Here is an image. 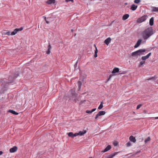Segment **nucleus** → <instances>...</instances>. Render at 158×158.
I'll return each mask as SVG.
<instances>
[{"instance_id":"nucleus-1","label":"nucleus","mask_w":158,"mask_h":158,"mask_svg":"<svg viewBox=\"0 0 158 158\" xmlns=\"http://www.w3.org/2000/svg\"><path fill=\"white\" fill-rule=\"evenodd\" d=\"M153 34V29L152 27H149L145 29L142 33V36L143 39H147Z\"/></svg>"},{"instance_id":"nucleus-2","label":"nucleus","mask_w":158,"mask_h":158,"mask_svg":"<svg viewBox=\"0 0 158 158\" xmlns=\"http://www.w3.org/2000/svg\"><path fill=\"white\" fill-rule=\"evenodd\" d=\"M147 17V15H143L141 17L139 18L137 20V22L139 23H141L143 21H145Z\"/></svg>"},{"instance_id":"nucleus-3","label":"nucleus","mask_w":158,"mask_h":158,"mask_svg":"<svg viewBox=\"0 0 158 158\" xmlns=\"http://www.w3.org/2000/svg\"><path fill=\"white\" fill-rule=\"evenodd\" d=\"M119 152H115L113 153L108 155L106 156V158H113L114 156L117 155Z\"/></svg>"},{"instance_id":"nucleus-4","label":"nucleus","mask_w":158,"mask_h":158,"mask_svg":"<svg viewBox=\"0 0 158 158\" xmlns=\"http://www.w3.org/2000/svg\"><path fill=\"white\" fill-rule=\"evenodd\" d=\"M106 113V112L104 111H101L98 112V114L96 115L95 117V119H97L99 116L104 115Z\"/></svg>"},{"instance_id":"nucleus-5","label":"nucleus","mask_w":158,"mask_h":158,"mask_svg":"<svg viewBox=\"0 0 158 158\" xmlns=\"http://www.w3.org/2000/svg\"><path fill=\"white\" fill-rule=\"evenodd\" d=\"M139 56L144 55L143 53L146 52V50L145 49H141L137 50Z\"/></svg>"},{"instance_id":"nucleus-6","label":"nucleus","mask_w":158,"mask_h":158,"mask_svg":"<svg viewBox=\"0 0 158 158\" xmlns=\"http://www.w3.org/2000/svg\"><path fill=\"white\" fill-rule=\"evenodd\" d=\"M18 149L17 147L16 146H14L13 148H11L10 149V152L11 153H13L16 152Z\"/></svg>"},{"instance_id":"nucleus-7","label":"nucleus","mask_w":158,"mask_h":158,"mask_svg":"<svg viewBox=\"0 0 158 158\" xmlns=\"http://www.w3.org/2000/svg\"><path fill=\"white\" fill-rule=\"evenodd\" d=\"M151 53H149L147 55L145 56H143L142 57L141 59L142 60H144L148 59L151 56Z\"/></svg>"},{"instance_id":"nucleus-8","label":"nucleus","mask_w":158,"mask_h":158,"mask_svg":"<svg viewBox=\"0 0 158 158\" xmlns=\"http://www.w3.org/2000/svg\"><path fill=\"white\" fill-rule=\"evenodd\" d=\"M142 40L141 39H139L136 44L134 46V48H137L138 47L140 44L141 42H142Z\"/></svg>"},{"instance_id":"nucleus-9","label":"nucleus","mask_w":158,"mask_h":158,"mask_svg":"<svg viewBox=\"0 0 158 158\" xmlns=\"http://www.w3.org/2000/svg\"><path fill=\"white\" fill-rule=\"evenodd\" d=\"M111 39L110 37H108L104 41V43L108 45L111 41Z\"/></svg>"},{"instance_id":"nucleus-10","label":"nucleus","mask_w":158,"mask_h":158,"mask_svg":"<svg viewBox=\"0 0 158 158\" xmlns=\"http://www.w3.org/2000/svg\"><path fill=\"white\" fill-rule=\"evenodd\" d=\"M131 56L133 57H138L139 56L138 52L137 51L133 52L131 54Z\"/></svg>"},{"instance_id":"nucleus-11","label":"nucleus","mask_w":158,"mask_h":158,"mask_svg":"<svg viewBox=\"0 0 158 158\" xmlns=\"http://www.w3.org/2000/svg\"><path fill=\"white\" fill-rule=\"evenodd\" d=\"M111 148L110 145H108L107 147L105 148L104 150L102 151V152H106L109 150Z\"/></svg>"},{"instance_id":"nucleus-12","label":"nucleus","mask_w":158,"mask_h":158,"mask_svg":"<svg viewBox=\"0 0 158 158\" xmlns=\"http://www.w3.org/2000/svg\"><path fill=\"white\" fill-rule=\"evenodd\" d=\"M129 140L134 143L136 141V139L135 137L131 135L129 137Z\"/></svg>"},{"instance_id":"nucleus-13","label":"nucleus","mask_w":158,"mask_h":158,"mask_svg":"<svg viewBox=\"0 0 158 158\" xmlns=\"http://www.w3.org/2000/svg\"><path fill=\"white\" fill-rule=\"evenodd\" d=\"M119 71V69L118 68L115 67L113 69L112 71V73L114 74L116 73H118Z\"/></svg>"},{"instance_id":"nucleus-14","label":"nucleus","mask_w":158,"mask_h":158,"mask_svg":"<svg viewBox=\"0 0 158 158\" xmlns=\"http://www.w3.org/2000/svg\"><path fill=\"white\" fill-rule=\"evenodd\" d=\"M137 6L135 5V4H132L131 7V9L132 10H135L137 8Z\"/></svg>"},{"instance_id":"nucleus-15","label":"nucleus","mask_w":158,"mask_h":158,"mask_svg":"<svg viewBox=\"0 0 158 158\" xmlns=\"http://www.w3.org/2000/svg\"><path fill=\"white\" fill-rule=\"evenodd\" d=\"M154 23V18L153 17H152L149 21V24L150 26H152L153 25Z\"/></svg>"},{"instance_id":"nucleus-16","label":"nucleus","mask_w":158,"mask_h":158,"mask_svg":"<svg viewBox=\"0 0 158 158\" xmlns=\"http://www.w3.org/2000/svg\"><path fill=\"white\" fill-rule=\"evenodd\" d=\"M152 12H158V7L153 6L152 7Z\"/></svg>"},{"instance_id":"nucleus-17","label":"nucleus","mask_w":158,"mask_h":158,"mask_svg":"<svg viewBox=\"0 0 158 158\" xmlns=\"http://www.w3.org/2000/svg\"><path fill=\"white\" fill-rule=\"evenodd\" d=\"M129 15L128 14H126L125 15H123V20H125L127 19L129 17Z\"/></svg>"},{"instance_id":"nucleus-18","label":"nucleus","mask_w":158,"mask_h":158,"mask_svg":"<svg viewBox=\"0 0 158 158\" xmlns=\"http://www.w3.org/2000/svg\"><path fill=\"white\" fill-rule=\"evenodd\" d=\"M55 2V0H48L47 1V3L48 4H50L54 3Z\"/></svg>"},{"instance_id":"nucleus-19","label":"nucleus","mask_w":158,"mask_h":158,"mask_svg":"<svg viewBox=\"0 0 158 158\" xmlns=\"http://www.w3.org/2000/svg\"><path fill=\"white\" fill-rule=\"evenodd\" d=\"M51 48H52V47H51V45L50 44H49L48 45V51L46 52V53L47 54H49L50 53V50L51 49Z\"/></svg>"},{"instance_id":"nucleus-20","label":"nucleus","mask_w":158,"mask_h":158,"mask_svg":"<svg viewBox=\"0 0 158 158\" xmlns=\"http://www.w3.org/2000/svg\"><path fill=\"white\" fill-rule=\"evenodd\" d=\"M18 31L17 28L15 29L14 31L11 32L10 34V35H15Z\"/></svg>"},{"instance_id":"nucleus-21","label":"nucleus","mask_w":158,"mask_h":158,"mask_svg":"<svg viewBox=\"0 0 158 158\" xmlns=\"http://www.w3.org/2000/svg\"><path fill=\"white\" fill-rule=\"evenodd\" d=\"M86 133V131L85 130L83 131H80L78 133L79 135L82 136L84 134Z\"/></svg>"},{"instance_id":"nucleus-22","label":"nucleus","mask_w":158,"mask_h":158,"mask_svg":"<svg viewBox=\"0 0 158 158\" xmlns=\"http://www.w3.org/2000/svg\"><path fill=\"white\" fill-rule=\"evenodd\" d=\"M8 112H10L13 114L15 115H18V113L15 112L14 110H9L8 111Z\"/></svg>"},{"instance_id":"nucleus-23","label":"nucleus","mask_w":158,"mask_h":158,"mask_svg":"<svg viewBox=\"0 0 158 158\" xmlns=\"http://www.w3.org/2000/svg\"><path fill=\"white\" fill-rule=\"evenodd\" d=\"M94 46L95 48V54H94V57L96 58L98 56L97 53H98V51L97 48L96 47V46L95 44L94 45Z\"/></svg>"},{"instance_id":"nucleus-24","label":"nucleus","mask_w":158,"mask_h":158,"mask_svg":"<svg viewBox=\"0 0 158 158\" xmlns=\"http://www.w3.org/2000/svg\"><path fill=\"white\" fill-rule=\"evenodd\" d=\"M145 63V61H143L140 62L139 65V68L142 67L143 66V64Z\"/></svg>"},{"instance_id":"nucleus-25","label":"nucleus","mask_w":158,"mask_h":158,"mask_svg":"<svg viewBox=\"0 0 158 158\" xmlns=\"http://www.w3.org/2000/svg\"><path fill=\"white\" fill-rule=\"evenodd\" d=\"M78 87L79 90H80L81 88V86L82 85V83L81 81H78L77 82Z\"/></svg>"},{"instance_id":"nucleus-26","label":"nucleus","mask_w":158,"mask_h":158,"mask_svg":"<svg viewBox=\"0 0 158 158\" xmlns=\"http://www.w3.org/2000/svg\"><path fill=\"white\" fill-rule=\"evenodd\" d=\"M103 107V103L102 102H101L100 104L98 106V109L100 110Z\"/></svg>"},{"instance_id":"nucleus-27","label":"nucleus","mask_w":158,"mask_h":158,"mask_svg":"<svg viewBox=\"0 0 158 158\" xmlns=\"http://www.w3.org/2000/svg\"><path fill=\"white\" fill-rule=\"evenodd\" d=\"M68 136L69 137H71L72 138H73V134L72 132H70L68 133Z\"/></svg>"},{"instance_id":"nucleus-28","label":"nucleus","mask_w":158,"mask_h":158,"mask_svg":"<svg viewBox=\"0 0 158 158\" xmlns=\"http://www.w3.org/2000/svg\"><path fill=\"white\" fill-rule=\"evenodd\" d=\"M150 138L149 137H148L145 140L144 142L145 143H146L148 142V141H150Z\"/></svg>"},{"instance_id":"nucleus-29","label":"nucleus","mask_w":158,"mask_h":158,"mask_svg":"<svg viewBox=\"0 0 158 158\" xmlns=\"http://www.w3.org/2000/svg\"><path fill=\"white\" fill-rule=\"evenodd\" d=\"M10 34L11 33H10V32L9 31H8L7 32H5L3 34L4 35H10Z\"/></svg>"},{"instance_id":"nucleus-30","label":"nucleus","mask_w":158,"mask_h":158,"mask_svg":"<svg viewBox=\"0 0 158 158\" xmlns=\"http://www.w3.org/2000/svg\"><path fill=\"white\" fill-rule=\"evenodd\" d=\"M140 0H135L134 2L136 4H138L140 2Z\"/></svg>"},{"instance_id":"nucleus-31","label":"nucleus","mask_w":158,"mask_h":158,"mask_svg":"<svg viewBox=\"0 0 158 158\" xmlns=\"http://www.w3.org/2000/svg\"><path fill=\"white\" fill-rule=\"evenodd\" d=\"M126 145L127 147H130L131 145V143L130 142H129L126 143Z\"/></svg>"},{"instance_id":"nucleus-32","label":"nucleus","mask_w":158,"mask_h":158,"mask_svg":"<svg viewBox=\"0 0 158 158\" xmlns=\"http://www.w3.org/2000/svg\"><path fill=\"white\" fill-rule=\"evenodd\" d=\"M142 106V104H139L138 105H137V107H136V109L137 110H138L139 109L140 107Z\"/></svg>"},{"instance_id":"nucleus-33","label":"nucleus","mask_w":158,"mask_h":158,"mask_svg":"<svg viewBox=\"0 0 158 158\" xmlns=\"http://www.w3.org/2000/svg\"><path fill=\"white\" fill-rule=\"evenodd\" d=\"M86 113L88 114H91L92 112H91V110H87L86 111Z\"/></svg>"},{"instance_id":"nucleus-34","label":"nucleus","mask_w":158,"mask_h":158,"mask_svg":"<svg viewBox=\"0 0 158 158\" xmlns=\"http://www.w3.org/2000/svg\"><path fill=\"white\" fill-rule=\"evenodd\" d=\"M23 27H21L19 28H17L18 31H21L22 30H23Z\"/></svg>"},{"instance_id":"nucleus-35","label":"nucleus","mask_w":158,"mask_h":158,"mask_svg":"<svg viewBox=\"0 0 158 158\" xmlns=\"http://www.w3.org/2000/svg\"><path fill=\"white\" fill-rule=\"evenodd\" d=\"M79 135L78 133H75V134H73V136L74 137L76 136L77 135Z\"/></svg>"},{"instance_id":"nucleus-36","label":"nucleus","mask_w":158,"mask_h":158,"mask_svg":"<svg viewBox=\"0 0 158 158\" xmlns=\"http://www.w3.org/2000/svg\"><path fill=\"white\" fill-rule=\"evenodd\" d=\"M45 21L46 22V23H48V24L49 23V22L46 19V17H45Z\"/></svg>"},{"instance_id":"nucleus-37","label":"nucleus","mask_w":158,"mask_h":158,"mask_svg":"<svg viewBox=\"0 0 158 158\" xmlns=\"http://www.w3.org/2000/svg\"><path fill=\"white\" fill-rule=\"evenodd\" d=\"M96 108H94V109H93L91 110V112H93L95 111L96 110Z\"/></svg>"},{"instance_id":"nucleus-38","label":"nucleus","mask_w":158,"mask_h":158,"mask_svg":"<svg viewBox=\"0 0 158 158\" xmlns=\"http://www.w3.org/2000/svg\"><path fill=\"white\" fill-rule=\"evenodd\" d=\"M75 102H79V100H78L77 99H75Z\"/></svg>"},{"instance_id":"nucleus-39","label":"nucleus","mask_w":158,"mask_h":158,"mask_svg":"<svg viewBox=\"0 0 158 158\" xmlns=\"http://www.w3.org/2000/svg\"><path fill=\"white\" fill-rule=\"evenodd\" d=\"M3 152L2 151H0V156L2 154Z\"/></svg>"},{"instance_id":"nucleus-40","label":"nucleus","mask_w":158,"mask_h":158,"mask_svg":"<svg viewBox=\"0 0 158 158\" xmlns=\"http://www.w3.org/2000/svg\"><path fill=\"white\" fill-rule=\"evenodd\" d=\"M113 76L112 75V74H111L110 75V76H109V78H110V79L111 78V77H112V76Z\"/></svg>"},{"instance_id":"nucleus-41","label":"nucleus","mask_w":158,"mask_h":158,"mask_svg":"<svg viewBox=\"0 0 158 158\" xmlns=\"http://www.w3.org/2000/svg\"><path fill=\"white\" fill-rule=\"evenodd\" d=\"M153 78H154V77H152V78H150L149 79H148V80H151V79H153Z\"/></svg>"},{"instance_id":"nucleus-42","label":"nucleus","mask_w":158,"mask_h":158,"mask_svg":"<svg viewBox=\"0 0 158 158\" xmlns=\"http://www.w3.org/2000/svg\"><path fill=\"white\" fill-rule=\"evenodd\" d=\"M110 79V78H108L106 81V83L108 82Z\"/></svg>"},{"instance_id":"nucleus-43","label":"nucleus","mask_w":158,"mask_h":158,"mask_svg":"<svg viewBox=\"0 0 158 158\" xmlns=\"http://www.w3.org/2000/svg\"><path fill=\"white\" fill-rule=\"evenodd\" d=\"M153 118H154V119H158V117H153Z\"/></svg>"},{"instance_id":"nucleus-44","label":"nucleus","mask_w":158,"mask_h":158,"mask_svg":"<svg viewBox=\"0 0 158 158\" xmlns=\"http://www.w3.org/2000/svg\"><path fill=\"white\" fill-rule=\"evenodd\" d=\"M78 60H77V61L76 62L75 64V65H77V63H78Z\"/></svg>"},{"instance_id":"nucleus-45","label":"nucleus","mask_w":158,"mask_h":158,"mask_svg":"<svg viewBox=\"0 0 158 158\" xmlns=\"http://www.w3.org/2000/svg\"><path fill=\"white\" fill-rule=\"evenodd\" d=\"M69 1H69V0H65V2H69Z\"/></svg>"},{"instance_id":"nucleus-46","label":"nucleus","mask_w":158,"mask_h":158,"mask_svg":"<svg viewBox=\"0 0 158 158\" xmlns=\"http://www.w3.org/2000/svg\"><path fill=\"white\" fill-rule=\"evenodd\" d=\"M69 1H71V2H73V0H69Z\"/></svg>"},{"instance_id":"nucleus-47","label":"nucleus","mask_w":158,"mask_h":158,"mask_svg":"<svg viewBox=\"0 0 158 158\" xmlns=\"http://www.w3.org/2000/svg\"><path fill=\"white\" fill-rule=\"evenodd\" d=\"M121 74H125V73H122Z\"/></svg>"},{"instance_id":"nucleus-48","label":"nucleus","mask_w":158,"mask_h":158,"mask_svg":"<svg viewBox=\"0 0 158 158\" xmlns=\"http://www.w3.org/2000/svg\"><path fill=\"white\" fill-rule=\"evenodd\" d=\"M114 145L116 146V143L114 144Z\"/></svg>"},{"instance_id":"nucleus-49","label":"nucleus","mask_w":158,"mask_h":158,"mask_svg":"<svg viewBox=\"0 0 158 158\" xmlns=\"http://www.w3.org/2000/svg\"><path fill=\"white\" fill-rule=\"evenodd\" d=\"M73 31V30H72V31Z\"/></svg>"},{"instance_id":"nucleus-50","label":"nucleus","mask_w":158,"mask_h":158,"mask_svg":"<svg viewBox=\"0 0 158 158\" xmlns=\"http://www.w3.org/2000/svg\"><path fill=\"white\" fill-rule=\"evenodd\" d=\"M76 35V34H75V35H74V36H75Z\"/></svg>"},{"instance_id":"nucleus-51","label":"nucleus","mask_w":158,"mask_h":158,"mask_svg":"<svg viewBox=\"0 0 158 158\" xmlns=\"http://www.w3.org/2000/svg\"><path fill=\"white\" fill-rule=\"evenodd\" d=\"M92 158V157H90V158Z\"/></svg>"}]
</instances>
